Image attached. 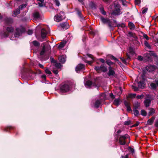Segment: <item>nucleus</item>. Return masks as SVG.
<instances>
[{
	"label": "nucleus",
	"instance_id": "1",
	"mask_svg": "<svg viewBox=\"0 0 158 158\" xmlns=\"http://www.w3.org/2000/svg\"><path fill=\"white\" fill-rule=\"evenodd\" d=\"M46 42L43 43L42 44V48L40 53V58L42 61L48 59V57L44 58V55L48 53L49 48L48 46L47 45Z\"/></svg>",
	"mask_w": 158,
	"mask_h": 158
},
{
	"label": "nucleus",
	"instance_id": "2",
	"mask_svg": "<svg viewBox=\"0 0 158 158\" xmlns=\"http://www.w3.org/2000/svg\"><path fill=\"white\" fill-rule=\"evenodd\" d=\"M26 31L25 28L22 26H20L19 27L16 28L14 34L15 37H18L21 36L23 33L25 32Z\"/></svg>",
	"mask_w": 158,
	"mask_h": 158
},
{
	"label": "nucleus",
	"instance_id": "3",
	"mask_svg": "<svg viewBox=\"0 0 158 158\" xmlns=\"http://www.w3.org/2000/svg\"><path fill=\"white\" fill-rule=\"evenodd\" d=\"M4 26L3 27L6 28V31H4L2 33V35L5 37H7L9 35V33H12L14 31V27H12V25L11 26H7V27H6Z\"/></svg>",
	"mask_w": 158,
	"mask_h": 158
},
{
	"label": "nucleus",
	"instance_id": "4",
	"mask_svg": "<svg viewBox=\"0 0 158 158\" xmlns=\"http://www.w3.org/2000/svg\"><path fill=\"white\" fill-rule=\"evenodd\" d=\"M121 14L120 5L118 4H115L114 9L111 12V15H118Z\"/></svg>",
	"mask_w": 158,
	"mask_h": 158
},
{
	"label": "nucleus",
	"instance_id": "5",
	"mask_svg": "<svg viewBox=\"0 0 158 158\" xmlns=\"http://www.w3.org/2000/svg\"><path fill=\"white\" fill-rule=\"evenodd\" d=\"M157 75H155L150 79L151 80H154L155 79L154 81L153 82L150 84V86L152 89H155L157 87H158V77H157Z\"/></svg>",
	"mask_w": 158,
	"mask_h": 158
},
{
	"label": "nucleus",
	"instance_id": "6",
	"mask_svg": "<svg viewBox=\"0 0 158 158\" xmlns=\"http://www.w3.org/2000/svg\"><path fill=\"white\" fill-rule=\"evenodd\" d=\"M4 24L5 26H11L14 23V19L9 17H6L4 19Z\"/></svg>",
	"mask_w": 158,
	"mask_h": 158
},
{
	"label": "nucleus",
	"instance_id": "7",
	"mask_svg": "<svg viewBox=\"0 0 158 158\" xmlns=\"http://www.w3.org/2000/svg\"><path fill=\"white\" fill-rule=\"evenodd\" d=\"M65 17L64 12L63 11H61L59 14L55 16L54 19L55 21L57 22H59L64 19Z\"/></svg>",
	"mask_w": 158,
	"mask_h": 158
},
{
	"label": "nucleus",
	"instance_id": "8",
	"mask_svg": "<svg viewBox=\"0 0 158 158\" xmlns=\"http://www.w3.org/2000/svg\"><path fill=\"white\" fill-rule=\"evenodd\" d=\"M71 87L68 84H65L62 85L60 88V93L63 94L64 93L71 90Z\"/></svg>",
	"mask_w": 158,
	"mask_h": 158
},
{
	"label": "nucleus",
	"instance_id": "9",
	"mask_svg": "<svg viewBox=\"0 0 158 158\" xmlns=\"http://www.w3.org/2000/svg\"><path fill=\"white\" fill-rule=\"evenodd\" d=\"M94 58L93 56L88 54L86 55V58H84L83 60L89 64H91L92 63V60H94Z\"/></svg>",
	"mask_w": 158,
	"mask_h": 158
},
{
	"label": "nucleus",
	"instance_id": "10",
	"mask_svg": "<svg viewBox=\"0 0 158 158\" xmlns=\"http://www.w3.org/2000/svg\"><path fill=\"white\" fill-rule=\"evenodd\" d=\"M129 135L126 134L123 135H120L119 138V142L120 144L121 145H125L126 143V140L128 138Z\"/></svg>",
	"mask_w": 158,
	"mask_h": 158
},
{
	"label": "nucleus",
	"instance_id": "11",
	"mask_svg": "<svg viewBox=\"0 0 158 158\" xmlns=\"http://www.w3.org/2000/svg\"><path fill=\"white\" fill-rule=\"evenodd\" d=\"M145 70L149 73H153L156 69L157 67L154 65H148L145 68Z\"/></svg>",
	"mask_w": 158,
	"mask_h": 158
},
{
	"label": "nucleus",
	"instance_id": "12",
	"mask_svg": "<svg viewBox=\"0 0 158 158\" xmlns=\"http://www.w3.org/2000/svg\"><path fill=\"white\" fill-rule=\"evenodd\" d=\"M101 96L102 97H103L101 99H98L95 101L94 103V107L96 108H98L101 104V100H105V94L104 93L102 94H101Z\"/></svg>",
	"mask_w": 158,
	"mask_h": 158
},
{
	"label": "nucleus",
	"instance_id": "13",
	"mask_svg": "<svg viewBox=\"0 0 158 158\" xmlns=\"http://www.w3.org/2000/svg\"><path fill=\"white\" fill-rule=\"evenodd\" d=\"M100 19L103 23L104 24L107 23L108 26L110 28H111L112 27L111 24V22L110 19L107 18H105L101 16L100 17Z\"/></svg>",
	"mask_w": 158,
	"mask_h": 158
},
{
	"label": "nucleus",
	"instance_id": "14",
	"mask_svg": "<svg viewBox=\"0 0 158 158\" xmlns=\"http://www.w3.org/2000/svg\"><path fill=\"white\" fill-rule=\"evenodd\" d=\"M152 100L151 97L149 95H147L145 100L144 101V104L146 107H148L149 106Z\"/></svg>",
	"mask_w": 158,
	"mask_h": 158
},
{
	"label": "nucleus",
	"instance_id": "15",
	"mask_svg": "<svg viewBox=\"0 0 158 158\" xmlns=\"http://www.w3.org/2000/svg\"><path fill=\"white\" fill-rule=\"evenodd\" d=\"M85 69L84 65L80 64L76 67V71L77 73H80L81 72H83Z\"/></svg>",
	"mask_w": 158,
	"mask_h": 158
},
{
	"label": "nucleus",
	"instance_id": "16",
	"mask_svg": "<svg viewBox=\"0 0 158 158\" xmlns=\"http://www.w3.org/2000/svg\"><path fill=\"white\" fill-rule=\"evenodd\" d=\"M59 27L61 28L62 30H65L68 29L69 27V24L66 22L61 23L59 25Z\"/></svg>",
	"mask_w": 158,
	"mask_h": 158
},
{
	"label": "nucleus",
	"instance_id": "17",
	"mask_svg": "<svg viewBox=\"0 0 158 158\" xmlns=\"http://www.w3.org/2000/svg\"><path fill=\"white\" fill-rule=\"evenodd\" d=\"M84 83L86 88H90L92 85V82L90 81L87 80L85 78L84 80Z\"/></svg>",
	"mask_w": 158,
	"mask_h": 158
},
{
	"label": "nucleus",
	"instance_id": "18",
	"mask_svg": "<svg viewBox=\"0 0 158 158\" xmlns=\"http://www.w3.org/2000/svg\"><path fill=\"white\" fill-rule=\"evenodd\" d=\"M109 71L107 73L108 75L109 76H115V72L113 69L112 68L111 66L108 67Z\"/></svg>",
	"mask_w": 158,
	"mask_h": 158
},
{
	"label": "nucleus",
	"instance_id": "19",
	"mask_svg": "<svg viewBox=\"0 0 158 158\" xmlns=\"http://www.w3.org/2000/svg\"><path fill=\"white\" fill-rule=\"evenodd\" d=\"M66 56L62 55L59 56L58 60L62 64H64L66 61Z\"/></svg>",
	"mask_w": 158,
	"mask_h": 158
},
{
	"label": "nucleus",
	"instance_id": "20",
	"mask_svg": "<svg viewBox=\"0 0 158 158\" xmlns=\"http://www.w3.org/2000/svg\"><path fill=\"white\" fill-rule=\"evenodd\" d=\"M124 103L125 106L127 108V110L128 111H131V108L130 106V103L127 101H125L124 102Z\"/></svg>",
	"mask_w": 158,
	"mask_h": 158
},
{
	"label": "nucleus",
	"instance_id": "21",
	"mask_svg": "<svg viewBox=\"0 0 158 158\" xmlns=\"http://www.w3.org/2000/svg\"><path fill=\"white\" fill-rule=\"evenodd\" d=\"M66 41H62L58 46V48L59 50L63 48L66 43Z\"/></svg>",
	"mask_w": 158,
	"mask_h": 158
},
{
	"label": "nucleus",
	"instance_id": "22",
	"mask_svg": "<svg viewBox=\"0 0 158 158\" xmlns=\"http://www.w3.org/2000/svg\"><path fill=\"white\" fill-rule=\"evenodd\" d=\"M47 32L46 31L44 28L41 29V36L43 38H44L46 37Z\"/></svg>",
	"mask_w": 158,
	"mask_h": 158
},
{
	"label": "nucleus",
	"instance_id": "23",
	"mask_svg": "<svg viewBox=\"0 0 158 158\" xmlns=\"http://www.w3.org/2000/svg\"><path fill=\"white\" fill-rule=\"evenodd\" d=\"M144 59L147 61L151 62L152 61L151 57L149 56L148 54H146L144 55Z\"/></svg>",
	"mask_w": 158,
	"mask_h": 158
},
{
	"label": "nucleus",
	"instance_id": "24",
	"mask_svg": "<svg viewBox=\"0 0 158 158\" xmlns=\"http://www.w3.org/2000/svg\"><path fill=\"white\" fill-rule=\"evenodd\" d=\"M155 119V117H153L149 119L147 122V124L148 125H151L153 123Z\"/></svg>",
	"mask_w": 158,
	"mask_h": 158
},
{
	"label": "nucleus",
	"instance_id": "25",
	"mask_svg": "<svg viewBox=\"0 0 158 158\" xmlns=\"http://www.w3.org/2000/svg\"><path fill=\"white\" fill-rule=\"evenodd\" d=\"M144 83L143 81H140L138 82V84L139 88L143 89L144 87Z\"/></svg>",
	"mask_w": 158,
	"mask_h": 158
},
{
	"label": "nucleus",
	"instance_id": "26",
	"mask_svg": "<svg viewBox=\"0 0 158 158\" xmlns=\"http://www.w3.org/2000/svg\"><path fill=\"white\" fill-rule=\"evenodd\" d=\"M33 16L34 18L38 19L40 17V15L38 12H35L34 13Z\"/></svg>",
	"mask_w": 158,
	"mask_h": 158
},
{
	"label": "nucleus",
	"instance_id": "27",
	"mask_svg": "<svg viewBox=\"0 0 158 158\" xmlns=\"http://www.w3.org/2000/svg\"><path fill=\"white\" fill-rule=\"evenodd\" d=\"M14 129L15 127H14L11 126H9L5 127L4 129L3 130L4 131L8 132L9 130Z\"/></svg>",
	"mask_w": 158,
	"mask_h": 158
},
{
	"label": "nucleus",
	"instance_id": "28",
	"mask_svg": "<svg viewBox=\"0 0 158 158\" xmlns=\"http://www.w3.org/2000/svg\"><path fill=\"white\" fill-rule=\"evenodd\" d=\"M100 71L105 72H106L107 70V69L103 64H102L101 65Z\"/></svg>",
	"mask_w": 158,
	"mask_h": 158
},
{
	"label": "nucleus",
	"instance_id": "29",
	"mask_svg": "<svg viewBox=\"0 0 158 158\" xmlns=\"http://www.w3.org/2000/svg\"><path fill=\"white\" fill-rule=\"evenodd\" d=\"M90 7L93 10H95L96 9V4L93 2H91L89 4Z\"/></svg>",
	"mask_w": 158,
	"mask_h": 158
},
{
	"label": "nucleus",
	"instance_id": "30",
	"mask_svg": "<svg viewBox=\"0 0 158 158\" xmlns=\"http://www.w3.org/2000/svg\"><path fill=\"white\" fill-rule=\"evenodd\" d=\"M20 13V11L19 9V8L15 10L13 12V14L15 15V16H16L17 15L19 14Z\"/></svg>",
	"mask_w": 158,
	"mask_h": 158
},
{
	"label": "nucleus",
	"instance_id": "31",
	"mask_svg": "<svg viewBox=\"0 0 158 158\" xmlns=\"http://www.w3.org/2000/svg\"><path fill=\"white\" fill-rule=\"evenodd\" d=\"M55 67L57 69H60L62 66V65L59 63L56 62L54 64Z\"/></svg>",
	"mask_w": 158,
	"mask_h": 158
},
{
	"label": "nucleus",
	"instance_id": "32",
	"mask_svg": "<svg viewBox=\"0 0 158 158\" xmlns=\"http://www.w3.org/2000/svg\"><path fill=\"white\" fill-rule=\"evenodd\" d=\"M128 26L130 29H134L135 28V26L133 23L130 22L128 23Z\"/></svg>",
	"mask_w": 158,
	"mask_h": 158
},
{
	"label": "nucleus",
	"instance_id": "33",
	"mask_svg": "<svg viewBox=\"0 0 158 158\" xmlns=\"http://www.w3.org/2000/svg\"><path fill=\"white\" fill-rule=\"evenodd\" d=\"M155 110L152 108H151L150 109V111L148 113L149 116L152 115L155 112Z\"/></svg>",
	"mask_w": 158,
	"mask_h": 158
},
{
	"label": "nucleus",
	"instance_id": "34",
	"mask_svg": "<svg viewBox=\"0 0 158 158\" xmlns=\"http://www.w3.org/2000/svg\"><path fill=\"white\" fill-rule=\"evenodd\" d=\"M33 45L36 47H39L40 46V43L36 40H34L32 42Z\"/></svg>",
	"mask_w": 158,
	"mask_h": 158
},
{
	"label": "nucleus",
	"instance_id": "35",
	"mask_svg": "<svg viewBox=\"0 0 158 158\" xmlns=\"http://www.w3.org/2000/svg\"><path fill=\"white\" fill-rule=\"evenodd\" d=\"M133 110L135 115L136 116H138L139 115V111L137 109H133Z\"/></svg>",
	"mask_w": 158,
	"mask_h": 158
},
{
	"label": "nucleus",
	"instance_id": "36",
	"mask_svg": "<svg viewBox=\"0 0 158 158\" xmlns=\"http://www.w3.org/2000/svg\"><path fill=\"white\" fill-rule=\"evenodd\" d=\"M114 104L115 105L118 106L119 104V100L118 98L116 99L114 101Z\"/></svg>",
	"mask_w": 158,
	"mask_h": 158
},
{
	"label": "nucleus",
	"instance_id": "37",
	"mask_svg": "<svg viewBox=\"0 0 158 158\" xmlns=\"http://www.w3.org/2000/svg\"><path fill=\"white\" fill-rule=\"evenodd\" d=\"M144 44L149 49H151V46L146 41H145L144 42Z\"/></svg>",
	"mask_w": 158,
	"mask_h": 158
},
{
	"label": "nucleus",
	"instance_id": "38",
	"mask_svg": "<svg viewBox=\"0 0 158 158\" xmlns=\"http://www.w3.org/2000/svg\"><path fill=\"white\" fill-rule=\"evenodd\" d=\"M100 10L101 13L104 15H106V12L104 10V8L102 7H101L100 8Z\"/></svg>",
	"mask_w": 158,
	"mask_h": 158
},
{
	"label": "nucleus",
	"instance_id": "39",
	"mask_svg": "<svg viewBox=\"0 0 158 158\" xmlns=\"http://www.w3.org/2000/svg\"><path fill=\"white\" fill-rule=\"evenodd\" d=\"M27 6L26 4H22L20 5L19 7V10H22L23 8L26 7Z\"/></svg>",
	"mask_w": 158,
	"mask_h": 158
},
{
	"label": "nucleus",
	"instance_id": "40",
	"mask_svg": "<svg viewBox=\"0 0 158 158\" xmlns=\"http://www.w3.org/2000/svg\"><path fill=\"white\" fill-rule=\"evenodd\" d=\"M106 63L109 66L114 64V63L111 61L110 60H108L106 61Z\"/></svg>",
	"mask_w": 158,
	"mask_h": 158
},
{
	"label": "nucleus",
	"instance_id": "41",
	"mask_svg": "<svg viewBox=\"0 0 158 158\" xmlns=\"http://www.w3.org/2000/svg\"><path fill=\"white\" fill-rule=\"evenodd\" d=\"M50 60L51 63L54 64L56 62V61L53 59L52 57H50Z\"/></svg>",
	"mask_w": 158,
	"mask_h": 158
},
{
	"label": "nucleus",
	"instance_id": "42",
	"mask_svg": "<svg viewBox=\"0 0 158 158\" xmlns=\"http://www.w3.org/2000/svg\"><path fill=\"white\" fill-rule=\"evenodd\" d=\"M141 114L143 116H146L147 115V113L145 110H142L141 112Z\"/></svg>",
	"mask_w": 158,
	"mask_h": 158
},
{
	"label": "nucleus",
	"instance_id": "43",
	"mask_svg": "<svg viewBox=\"0 0 158 158\" xmlns=\"http://www.w3.org/2000/svg\"><path fill=\"white\" fill-rule=\"evenodd\" d=\"M52 72L56 75V76L57 77L58 72V70L56 69H54L52 70Z\"/></svg>",
	"mask_w": 158,
	"mask_h": 158
},
{
	"label": "nucleus",
	"instance_id": "44",
	"mask_svg": "<svg viewBox=\"0 0 158 158\" xmlns=\"http://www.w3.org/2000/svg\"><path fill=\"white\" fill-rule=\"evenodd\" d=\"M120 1L122 2L123 5L124 6H126L127 2L125 0H119Z\"/></svg>",
	"mask_w": 158,
	"mask_h": 158
},
{
	"label": "nucleus",
	"instance_id": "45",
	"mask_svg": "<svg viewBox=\"0 0 158 158\" xmlns=\"http://www.w3.org/2000/svg\"><path fill=\"white\" fill-rule=\"evenodd\" d=\"M144 96V95L143 94H141L140 95H137L136 97V98L138 99H141L143 98Z\"/></svg>",
	"mask_w": 158,
	"mask_h": 158
},
{
	"label": "nucleus",
	"instance_id": "46",
	"mask_svg": "<svg viewBox=\"0 0 158 158\" xmlns=\"http://www.w3.org/2000/svg\"><path fill=\"white\" fill-rule=\"evenodd\" d=\"M100 68L101 66H96L95 67L94 69L97 71L99 72L100 71Z\"/></svg>",
	"mask_w": 158,
	"mask_h": 158
},
{
	"label": "nucleus",
	"instance_id": "47",
	"mask_svg": "<svg viewBox=\"0 0 158 158\" xmlns=\"http://www.w3.org/2000/svg\"><path fill=\"white\" fill-rule=\"evenodd\" d=\"M54 2L56 6H60V2L59 0H54Z\"/></svg>",
	"mask_w": 158,
	"mask_h": 158
},
{
	"label": "nucleus",
	"instance_id": "48",
	"mask_svg": "<svg viewBox=\"0 0 158 158\" xmlns=\"http://www.w3.org/2000/svg\"><path fill=\"white\" fill-rule=\"evenodd\" d=\"M77 14L82 19H84L83 17L81 16V11H80L79 10L78 11Z\"/></svg>",
	"mask_w": 158,
	"mask_h": 158
},
{
	"label": "nucleus",
	"instance_id": "49",
	"mask_svg": "<svg viewBox=\"0 0 158 158\" xmlns=\"http://www.w3.org/2000/svg\"><path fill=\"white\" fill-rule=\"evenodd\" d=\"M131 121L130 120L126 121L124 122V124L125 125H129L131 123Z\"/></svg>",
	"mask_w": 158,
	"mask_h": 158
},
{
	"label": "nucleus",
	"instance_id": "50",
	"mask_svg": "<svg viewBox=\"0 0 158 158\" xmlns=\"http://www.w3.org/2000/svg\"><path fill=\"white\" fill-rule=\"evenodd\" d=\"M33 33V31L32 30H28L27 31V34L29 35H31Z\"/></svg>",
	"mask_w": 158,
	"mask_h": 158
},
{
	"label": "nucleus",
	"instance_id": "51",
	"mask_svg": "<svg viewBox=\"0 0 158 158\" xmlns=\"http://www.w3.org/2000/svg\"><path fill=\"white\" fill-rule=\"evenodd\" d=\"M148 9L147 8H145L143 10L142 13L143 14L146 13L148 10Z\"/></svg>",
	"mask_w": 158,
	"mask_h": 158
},
{
	"label": "nucleus",
	"instance_id": "52",
	"mask_svg": "<svg viewBox=\"0 0 158 158\" xmlns=\"http://www.w3.org/2000/svg\"><path fill=\"white\" fill-rule=\"evenodd\" d=\"M143 36L144 38H145L147 40H149V37L148 36L145 34H143Z\"/></svg>",
	"mask_w": 158,
	"mask_h": 158
},
{
	"label": "nucleus",
	"instance_id": "53",
	"mask_svg": "<svg viewBox=\"0 0 158 158\" xmlns=\"http://www.w3.org/2000/svg\"><path fill=\"white\" fill-rule=\"evenodd\" d=\"M135 3L136 5H139L140 3V0H135Z\"/></svg>",
	"mask_w": 158,
	"mask_h": 158
},
{
	"label": "nucleus",
	"instance_id": "54",
	"mask_svg": "<svg viewBox=\"0 0 158 158\" xmlns=\"http://www.w3.org/2000/svg\"><path fill=\"white\" fill-rule=\"evenodd\" d=\"M129 52L132 54H133L134 52L133 49L132 48H131V47H130L129 48Z\"/></svg>",
	"mask_w": 158,
	"mask_h": 158
},
{
	"label": "nucleus",
	"instance_id": "55",
	"mask_svg": "<svg viewBox=\"0 0 158 158\" xmlns=\"http://www.w3.org/2000/svg\"><path fill=\"white\" fill-rule=\"evenodd\" d=\"M139 104L137 103L136 104H135L134 106V109H136L139 108Z\"/></svg>",
	"mask_w": 158,
	"mask_h": 158
},
{
	"label": "nucleus",
	"instance_id": "56",
	"mask_svg": "<svg viewBox=\"0 0 158 158\" xmlns=\"http://www.w3.org/2000/svg\"><path fill=\"white\" fill-rule=\"evenodd\" d=\"M132 89H133L135 91H137L138 90V88L134 86L133 85H132Z\"/></svg>",
	"mask_w": 158,
	"mask_h": 158
},
{
	"label": "nucleus",
	"instance_id": "57",
	"mask_svg": "<svg viewBox=\"0 0 158 158\" xmlns=\"http://www.w3.org/2000/svg\"><path fill=\"white\" fill-rule=\"evenodd\" d=\"M120 59L122 61L123 63L126 64V60L125 59L121 57L120 58Z\"/></svg>",
	"mask_w": 158,
	"mask_h": 158
},
{
	"label": "nucleus",
	"instance_id": "58",
	"mask_svg": "<svg viewBox=\"0 0 158 158\" xmlns=\"http://www.w3.org/2000/svg\"><path fill=\"white\" fill-rule=\"evenodd\" d=\"M46 75L45 74L41 76V78L43 79H44L45 81H46Z\"/></svg>",
	"mask_w": 158,
	"mask_h": 158
},
{
	"label": "nucleus",
	"instance_id": "59",
	"mask_svg": "<svg viewBox=\"0 0 158 158\" xmlns=\"http://www.w3.org/2000/svg\"><path fill=\"white\" fill-rule=\"evenodd\" d=\"M45 71L46 73L49 74V70L48 69H46L45 70Z\"/></svg>",
	"mask_w": 158,
	"mask_h": 158
},
{
	"label": "nucleus",
	"instance_id": "60",
	"mask_svg": "<svg viewBox=\"0 0 158 158\" xmlns=\"http://www.w3.org/2000/svg\"><path fill=\"white\" fill-rule=\"evenodd\" d=\"M129 150L131 151V153H134V150L133 148H132L131 147H129Z\"/></svg>",
	"mask_w": 158,
	"mask_h": 158
},
{
	"label": "nucleus",
	"instance_id": "61",
	"mask_svg": "<svg viewBox=\"0 0 158 158\" xmlns=\"http://www.w3.org/2000/svg\"><path fill=\"white\" fill-rule=\"evenodd\" d=\"M138 59L139 60L142 61L143 60V58L141 56H139Z\"/></svg>",
	"mask_w": 158,
	"mask_h": 158
},
{
	"label": "nucleus",
	"instance_id": "62",
	"mask_svg": "<svg viewBox=\"0 0 158 158\" xmlns=\"http://www.w3.org/2000/svg\"><path fill=\"white\" fill-rule=\"evenodd\" d=\"M151 54L152 56H153L154 57H155L156 59H157V56L155 53L154 52H152V53Z\"/></svg>",
	"mask_w": 158,
	"mask_h": 158
},
{
	"label": "nucleus",
	"instance_id": "63",
	"mask_svg": "<svg viewBox=\"0 0 158 158\" xmlns=\"http://www.w3.org/2000/svg\"><path fill=\"white\" fill-rule=\"evenodd\" d=\"M103 1L107 3H109L111 2L112 0H103Z\"/></svg>",
	"mask_w": 158,
	"mask_h": 158
},
{
	"label": "nucleus",
	"instance_id": "64",
	"mask_svg": "<svg viewBox=\"0 0 158 158\" xmlns=\"http://www.w3.org/2000/svg\"><path fill=\"white\" fill-rule=\"evenodd\" d=\"M110 96L111 98L113 99H114L115 98L114 96L113 95V94L112 93H110Z\"/></svg>",
	"mask_w": 158,
	"mask_h": 158
}]
</instances>
